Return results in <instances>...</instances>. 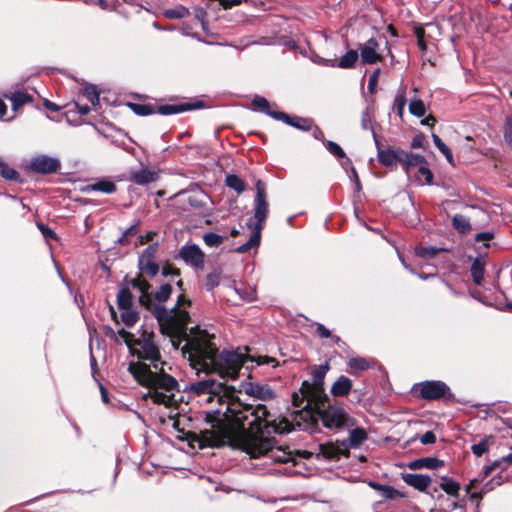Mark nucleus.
Listing matches in <instances>:
<instances>
[{"instance_id": "obj_1", "label": "nucleus", "mask_w": 512, "mask_h": 512, "mask_svg": "<svg viewBox=\"0 0 512 512\" xmlns=\"http://www.w3.org/2000/svg\"><path fill=\"white\" fill-rule=\"evenodd\" d=\"M223 408L207 413L210 429L200 432V447L229 445L240 448L252 458L269 457L275 463L296 464L291 451L275 446L272 433H288L292 424L276 417L264 404H243L238 399L218 397Z\"/></svg>"}, {"instance_id": "obj_2", "label": "nucleus", "mask_w": 512, "mask_h": 512, "mask_svg": "<svg viewBox=\"0 0 512 512\" xmlns=\"http://www.w3.org/2000/svg\"><path fill=\"white\" fill-rule=\"evenodd\" d=\"M153 313L163 335L170 338L175 349H181L182 355L190 366L198 373L216 372L222 378L235 379L243 364L249 357L239 351L218 352L212 343L213 335L201 330L198 326L187 330L190 315L187 311L174 308L166 310L163 307H153Z\"/></svg>"}, {"instance_id": "obj_3", "label": "nucleus", "mask_w": 512, "mask_h": 512, "mask_svg": "<svg viewBox=\"0 0 512 512\" xmlns=\"http://www.w3.org/2000/svg\"><path fill=\"white\" fill-rule=\"evenodd\" d=\"M256 195L254 198V219L247 223L248 227L252 230L249 240L243 245L236 248L238 253H246L250 249L257 247L260 244L261 230L264 226L265 220L269 213V204L266 200V185L263 181L257 180Z\"/></svg>"}, {"instance_id": "obj_4", "label": "nucleus", "mask_w": 512, "mask_h": 512, "mask_svg": "<svg viewBox=\"0 0 512 512\" xmlns=\"http://www.w3.org/2000/svg\"><path fill=\"white\" fill-rule=\"evenodd\" d=\"M129 371L142 386L148 387L149 390L173 392L178 387L176 379L164 371V365H159L158 369L152 370L151 366L145 363H131Z\"/></svg>"}, {"instance_id": "obj_5", "label": "nucleus", "mask_w": 512, "mask_h": 512, "mask_svg": "<svg viewBox=\"0 0 512 512\" xmlns=\"http://www.w3.org/2000/svg\"><path fill=\"white\" fill-rule=\"evenodd\" d=\"M131 285L133 288L138 289L141 292V296L139 298L142 305L146 306L147 309L152 313V315L156 318V316L153 313V307L160 306L165 309L163 305L160 303L166 302L172 293V286L170 284H163L159 287V289L154 293V299L157 300L159 303H155L153 299L148 294V289L150 288V284L141 278H136L131 281ZM190 306L191 301L185 297L184 294H180L177 300V304L173 307L178 308L181 310L186 311L182 306ZM166 310H168L166 308ZM172 310V308L170 309Z\"/></svg>"}, {"instance_id": "obj_6", "label": "nucleus", "mask_w": 512, "mask_h": 512, "mask_svg": "<svg viewBox=\"0 0 512 512\" xmlns=\"http://www.w3.org/2000/svg\"><path fill=\"white\" fill-rule=\"evenodd\" d=\"M328 400H323L321 404L316 405L313 414L315 417L309 418L307 424H317L319 420L323 426L328 429H340L348 424L349 415L339 405L327 404Z\"/></svg>"}, {"instance_id": "obj_7", "label": "nucleus", "mask_w": 512, "mask_h": 512, "mask_svg": "<svg viewBox=\"0 0 512 512\" xmlns=\"http://www.w3.org/2000/svg\"><path fill=\"white\" fill-rule=\"evenodd\" d=\"M329 370L328 363L319 365L312 370V382L303 381L301 392L309 398V402L319 405L323 400H328L323 384L326 373Z\"/></svg>"}, {"instance_id": "obj_8", "label": "nucleus", "mask_w": 512, "mask_h": 512, "mask_svg": "<svg viewBox=\"0 0 512 512\" xmlns=\"http://www.w3.org/2000/svg\"><path fill=\"white\" fill-rule=\"evenodd\" d=\"M135 346L140 349L137 351L139 359L150 361L153 369H158L159 365H165L161 361V354L158 345L154 341V335L144 332L135 340Z\"/></svg>"}, {"instance_id": "obj_9", "label": "nucleus", "mask_w": 512, "mask_h": 512, "mask_svg": "<svg viewBox=\"0 0 512 512\" xmlns=\"http://www.w3.org/2000/svg\"><path fill=\"white\" fill-rule=\"evenodd\" d=\"M158 248V242H154L146 247L138 258L139 269L150 278H153L159 272V265L155 262Z\"/></svg>"}, {"instance_id": "obj_10", "label": "nucleus", "mask_w": 512, "mask_h": 512, "mask_svg": "<svg viewBox=\"0 0 512 512\" xmlns=\"http://www.w3.org/2000/svg\"><path fill=\"white\" fill-rule=\"evenodd\" d=\"M373 140L377 149V158L381 165L392 167L400 163L402 149H383L376 132H373Z\"/></svg>"}, {"instance_id": "obj_11", "label": "nucleus", "mask_w": 512, "mask_h": 512, "mask_svg": "<svg viewBox=\"0 0 512 512\" xmlns=\"http://www.w3.org/2000/svg\"><path fill=\"white\" fill-rule=\"evenodd\" d=\"M449 387L442 381H426L419 384L420 396L426 400H436L445 396Z\"/></svg>"}, {"instance_id": "obj_12", "label": "nucleus", "mask_w": 512, "mask_h": 512, "mask_svg": "<svg viewBox=\"0 0 512 512\" xmlns=\"http://www.w3.org/2000/svg\"><path fill=\"white\" fill-rule=\"evenodd\" d=\"M179 257L186 264L195 268H202L204 266V253L195 244L183 246L179 251Z\"/></svg>"}, {"instance_id": "obj_13", "label": "nucleus", "mask_w": 512, "mask_h": 512, "mask_svg": "<svg viewBox=\"0 0 512 512\" xmlns=\"http://www.w3.org/2000/svg\"><path fill=\"white\" fill-rule=\"evenodd\" d=\"M379 43L375 38L368 39L363 45L360 46L361 60L363 64H375L383 60L377 50Z\"/></svg>"}, {"instance_id": "obj_14", "label": "nucleus", "mask_w": 512, "mask_h": 512, "mask_svg": "<svg viewBox=\"0 0 512 512\" xmlns=\"http://www.w3.org/2000/svg\"><path fill=\"white\" fill-rule=\"evenodd\" d=\"M30 168L37 173L49 174L60 168V162L56 158L42 155L32 159Z\"/></svg>"}, {"instance_id": "obj_15", "label": "nucleus", "mask_w": 512, "mask_h": 512, "mask_svg": "<svg viewBox=\"0 0 512 512\" xmlns=\"http://www.w3.org/2000/svg\"><path fill=\"white\" fill-rule=\"evenodd\" d=\"M306 402L305 406L301 411L297 412V415L304 420L306 423H308L309 418L315 417L313 414V411L316 407L315 403L309 402V398L307 396H304L301 392V389L299 390V393L294 392L292 395V403L295 407H301V405Z\"/></svg>"}, {"instance_id": "obj_16", "label": "nucleus", "mask_w": 512, "mask_h": 512, "mask_svg": "<svg viewBox=\"0 0 512 512\" xmlns=\"http://www.w3.org/2000/svg\"><path fill=\"white\" fill-rule=\"evenodd\" d=\"M273 119L283 121L287 125H290L302 131H308L311 129L312 126V121L310 119L299 116H290L284 112L273 115Z\"/></svg>"}, {"instance_id": "obj_17", "label": "nucleus", "mask_w": 512, "mask_h": 512, "mask_svg": "<svg viewBox=\"0 0 512 512\" xmlns=\"http://www.w3.org/2000/svg\"><path fill=\"white\" fill-rule=\"evenodd\" d=\"M159 178V171L142 167L138 171L131 172L130 180L137 185H147L156 182Z\"/></svg>"}, {"instance_id": "obj_18", "label": "nucleus", "mask_w": 512, "mask_h": 512, "mask_svg": "<svg viewBox=\"0 0 512 512\" xmlns=\"http://www.w3.org/2000/svg\"><path fill=\"white\" fill-rule=\"evenodd\" d=\"M245 392L258 400H270L275 397L274 391L268 385L248 383L245 386Z\"/></svg>"}, {"instance_id": "obj_19", "label": "nucleus", "mask_w": 512, "mask_h": 512, "mask_svg": "<svg viewBox=\"0 0 512 512\" xmlns=\"http://www.w3.org/2000/svg\"><path fill=\"white\" fill-rule=\"evenodd\" d=\"M402 478L407 485L421 492H425L432 482L431 477L424 474L407 473Z\"/></svg>"}, {"instance_id": "obj_20", "label": "nucleus", "mask_w": 512, "mask_h": 512, "mask_svg": "<svg viewBox=\"0 0 512 512\" xmlns=\"http://www.w3.org/2000/svg\"><path fill=\"white\" fill-rule=\"evenodd\" d=\"M4 97L10 100L12 109L15 112L20 110L25 104L31 103L33 101V96L22 90L6 92L4 93Z\"/></svg>"}, {"instance_id": "obj_21", "label": "nucleus", "mask_w": 512, "mask_h": 512, "mask_svg": "<svg viewBox=\"0 0 512 512\" xmlns=\"http://www.w3.org/2000/svg\"><path fill=\"white\" fill-rule=\"evenodd\" d=\"M407 466L411 470H419L424 468L437 470L444 466V461L435 457H423L411 461Z\"/></svg>"}, {"instance_id": "obj_22", "label": "nucleus", "mask_w": 512, "mask_h": 512, "mask_svg": "<svg viewBox=\"0 0 512 512\" xmlns=\"http://www.w3.org/2000/svg\"><path fill=\"white\" fill-rule=\"evenodd\" d=\"M198 105H193L190 103H182V104H165V105H159L155 107V113L161 114V115H172V114H178L182 113L188 110H192L194 108H197Z\"/></svg>"}, {"instance_id": "obj_23", "label": "nucleus", "mask_w": 512, "mask_h": 512, "mask_svg": "<svg viewBox=\"0 0 512 512\" xmlns=\"http://www.w3.org/2000/svg\"><path fill=\"white\" fill-rule=\"evenodd\" d=\"M400 163L402 164L405 171L409 173L411 168L420 166L421 164H426V161L425 158L420 154L402 150Z\"/></svg>"}, {"instance_id": "obj_24", "label": "nucleus", "mask_w": 512, "mask_h": 512, "mask_svg": "<svg viewBox=\"0 0 512 512\" xmlns=\"http://www.w3.org/2000/svg\"><path fill=\"white\" fill-rule=\"evenodd\" d=\"M352 388V381L346 376H340L332 385L331 393L336 397L346 396Z\"/></svg>"}, {"instance_id": "obj_25", "label": "nucleus", "mask_w": 512, "mask_h": 512, "mask_svg": "<svg viewBox=\"0 0 512 512\" xmlns=\"http://www.w3.org/2000/svg\"><path fill=\"white\" fill-rule=\"evenodd\" d=\"M84 191H99L105 194H112L116 191V185L107 179H101L93 184H89L84 188Z\"/></svg>"}, {"instance_id": "obj_26", "label": "nucleus", "mask_w": 512, "mask_h": 512, "mask_svg": "<svg viewBox=\"0 0 512 512\" xmlns=\"http://www.w3.org/2000/svg\"><path fill=\"white\" fill-rule=\"evenodd\" d=\"M324 146L326 149L337 159H343L344 161L341 162V165L343 167H346L351 164V160L346 157V154L344 150L336 143L331 140H325L323 141Z\"/></svg>"}, {"instance_id": "obj_27", "label": "nucleus", "mask_w": 512, "mask_h": 512, "mask_svg": "<svg viewBox=\"0 0 512 512\" xmlns=\"http://www.w3.org/2000/svg\"><path fill=\"white\" fill-rule=\"evenodd\" d=\"M440 488L450 496H459L460 484L448 476H442L440 478Z\"/></svg>"}, {"instance_id": "obj_28", "label": "nucleus", "mask_w": 512, "mask_h": 512, "mask_svg": "<svg viewBox=\"0 0 512 512\" xmlns=\"http://www.w3.org/2000/svg\"><path fill=\"white\" fill-rule=\"evenodd\" d=\"M369 486L380 492L381 496L385 499H395L400 496L398 490L389 485H382L376 482H369Z\"/></svg>"}, {"instance_id": "obj_29", "label": "nucleus", "mask_w": 512, "mask_h": 512, "mask_svg": "<svg viewBox=\"0 0 512 512\" xmlns=\"http://www.w3.org/2000/svg\"><path fill=\"white\" fill-rule=\"evenodd\" d=\"M367 438V434L362 428H355L350 431L347 441L352 448L359 447Z\"/></svg>"}, {"instance_id": "obj_30", "label": "nucleus", "mask_w": 512, "mask_h": 512, "mask_svg": "<svg viewBox=\"0 0 512 512\" xmlns=\"http://www.w3.org/2000/svg\"><path fill=\"white\" fill-rule=\"evenodd\" d=\"M252 105H254L259 111L265 113L266 115L273 118V115L281 113L280 111H272L270 109V103L265 97L256 95L252 100Z\"/></svg>"}, {"instance_id": "obj_31", "label": "nucleus", "mask_w": 512, "mask_h": 512, "mask_svg": "<svg viewBox=\"0 0 512 512\" xmlns=\"http://www.w3.org/2000/svg\"><path fill=\"white\" fill-rule=\"evenodd\" d=\"M453 227L460 233L465 234L471 229L470 221L461 214L454 215L452 219Z\"/></svg>"}, {"instance_id": "obj_32", "label": "nucleus", "mask_w": 512, "mask_h": 512, "mask_svg": "<svg viewBox=\"0 0 512 512\" xmlns=\"http://www.w3.org/2000/svg\"><path fill=\"white\" fill-rule=\"evenodd\" d=\"M119 309L132 308V294L128 288H122L117 294Z\"/></svg>"}, {"instance_id": "obj_33", "label": "nucleus", "mask_w": 512, "mask_h": 512, "mask_svg": "<svg viewBox=\"0 0 512 512\" xmlns=\"http://www.w3.org/2000/svg\"><path fill=\"white\" fill-rule=\"evenodd\" d=\"M225 182L230 189L235 190L238 194L243 193L246 189L244 181L235 174L227 175Z\"/></svg>"}, {"instance_id": "obj_34", "label": "nucleus", "mask_w": 512, "mask_h": 512, "mask_svg": "<svg viewBox=\"0 0 512 512\" xmlns=\"http://www.w3.org/2000/svg\"><path fill=\"white\" fill-rule=\"evenodd\" d=\"M150 397L157 404L169 405L173 400L172 392H163L160 390H150Z\"/></svg>"}, {"instance_id": "obj_35", "label": "nucleus", "mask_w": 512, "mask_h": 512, "mask_svg": "<svg viewBox=\"0 0 512 512\" xmlns=\"http://www.w3.org/2000/svg\"><path fill=\"white\" fill-rule=\"evenodd\" d=\"M470 272L475 284L480 285L483 280L484 265L480 262L479 259H475L473 261Z\"/></svg>"}, {"instance_id": "obj_36", "label": "nucleus", "mask_w": 512, "mask_h": 512, "mask_svg": "<svg viewBox=\"0 0 512 512\" xmlns=\"http://www.w3.org/2000/svg\"><path fill=\"white\" fill-rule=\"evenodd\" d=\"M348 367L350 369L349 370L350 373H355L358 371L367 370L369 368V363L365 358L355 357V358H351L348 361Z\"/></svg>"}, {"instance_id": "obj_37", "label": "nucleus", "mask_w": 512, "mask_h": 512, "mask_svg": "<svg viewBox=\"0 0 512 512\" xmlns=\"http://www.w3.org/2000/svg\"><path fill=\"white\" fill-rule=\"evenodd\" d=\"M441 251H444V249L436 248V247H424V246H418L415 249L416 255L423 259H432Z\"/></svg>"}, {"instance_id": "obj_38", "label": "nucleus", "mask_w": 512, "mask_h": 512, "mask_svg": "<svg viewBox=\"0 0 512 512\" xmlns=\"http://www.w3.org/2000/svg\"><path fill=\"white\" fill-rule=\"evenodd\" d=\"M358 59V53L356 50H349L343 55L338 63L340 68H351L354 66Z\"/></svg>"}, {"instance_id": "obj_39", "label": "nucleus", "mask_w": 512, "mask_h": 512, "mask_svg": "<svg viewBox=\"0 0 512 512\" xmlns=\"http://www.w3.org/2000/svg\"><path fill=\"white\" fill-rule=\"evenodd\" d=\"M121 321L127 326L132 327L138 321V313L132 308L121 309Z\"/></svg>"}, {"instance_id": "obj_40", "label": "nucleus", "mask_w": 512, "mask_h": 512, "mask_svg": "<svg viewBox=\"0 0 512 512\" xmlns=\"http://www.w3.org/2000/svg\"><path fill=\"white\" fill-rule=\"evenodd\" d=\"M503 138L507 146L512 150V113L505 117L503 124Z\"/></svg>"}, {"instance_id": "obj_41", "label": "nucleus", "mask_w": 512, "mask_h": 512, "mask_svg": "<svg viewBox=\"0 0 512 512\" xmlns=\"http://www.w3.org/2000/svg\"><path fill=\"white\" fill-rule=\"evenodd\" d=\"M131 110L140 116H147L155 113V107L147 104L129 103Z\"/></svg>"}, {"instance_id": "obj_42", "label": "nucleus", "mask_w": 512, "mask_h": 512, "mask_svg": "<svg viewBox=\"0 0 512 512\" xmlns=\"http://www.w3.org/2000/svg\"><path fill=\"white\" fill-rule=\"evenodd\" d=\"M320 451L324 457L328 459L338 458L342 453L343 449L336 447L333 444H322L320 445Z\"/></svg>"}, {"instance_id": "obj_43", "label": "nucleus", "mask_w": 512, "mask_h": 512, "mask_svg": "<svg viewBox=\"0 0 512 512\" xmlns=\"http://www.w3.org/2000/svg\"><path fill=\"white\" fill-rule=\"evenodd\" d=\"M83 96L93 105L96 106L99 104V92L97 87L94 85H88L83 89Z\"/></svg>"}, {"instance_id": "obj_44", "label": "nucleus", "mask_w": 512, "mask_h": 512, "mask_svg": "<svg viewBox=\"0 0 512 512\" xmlns=\"http://www.w3.org/2000/svg\"><path fill=\"white\" fill-rule=\"evenodd\" d=\"M409 112L416 117H423L426 113L424 102L421 99H413L409 103Z\"/></svg>"}, {"instance_id": "obj_45", "label": "nucleus", "mask_w": 512, "mask_h": 512, "mask_svg": "<svg viewBox=\"0 0 512 512\" xmlns=\"http://www.w3.org/2000/svg\"><path fill=\"white\" fill-rule=\"evenodd\" d=\"M0 175L7 180L17 181L20 174L13 168L9 167L0 159Z\"/></svg>"}, {"instance_id": "obj_46", "label": "nucleus", "mask_w": 512, "mask_h": 512, "mask_svg": "<svg viewBox=\"0 0 512 512\" xmlns=\"http://www.w3.org/2000/svg\"><path fill=\"white\" fill-rule=\"evenodd\" d=\"M406 102L405 89L399 90L394 99V107L396 108L397 114L400 118L403 117Z\"/></svg>"}, {"instance_id": "obj_47", "label": "nucleus", "mask_w": 512, "mask_h": 512, "mask_svg": "<svg viewBox=\"0 0 512 512\" xmlns=\"http://www.w3.org/2000/svg\"><path fill=\"white\" fill-rule=\"evenodd\" d=\"M492 440V437H485L479 443L473 444L471 450L473 454L477 457H481L484 453H486L489 449V442Z\"/></svg>"}, {"instance_id": "obj_48", "label": "nucleus", "mask_w": 512, "mask_h": 512, "mask_svg": "<svg viewBox=\"0 0 512 512\" xmlns=\"http://www.w3.org/2000/svg\"><path fill=\"white\" fill-rule=\"evenodd\" d=\"M234 291L245 301H253L256 298V291L253 287H234Z\"/></svg>"}, {"instance_id": "obj_49", "label": "nucleus", "mask_w": 512, "mask_h": 512, "mask_svg": "<svg viewBox=\"0 0 512 512\" xmlns=\"http://www.w3.org/2000/svg\"><path fill=\"white\" fill-rule=\"evenodd\" d=\"M187 15H189V11L183 6H179L174 9H167L164 12V16L170 19H181Z\"/></svg>"}, {"instance_id": "obj_50", "label": "nucleus", "mask_w": 512, "mask_h": 512, "mask_svg": "<svg viewBox=\"0 0 512 512\" xmlns=\"http://www.w3.org/2000/svg\"><path fill=\"white\" fill-rule=\"evenodd\" d=\"M203 241L209 247H218L223 243L224 238L221 235L210 232L203 235Z\"/></svg>"}, {"instance_id": "obj_51", "label": "nucleus", "mask_w": 512, "mask_h": 512, "mask_svg": "<svg viewBox=\"0 0 512 512\" xmlns=\"http://www.w3.org/2000/svg\"><path fill=\"white\" fill-rule=\"evenodd\" d=\"M416 178L419 182H422V180L424 179L425 183L431 184L433 180V174L430 171V169L426 166V164H421L416 174Z\"/></svg>"}, {"instance_id": "obj_52", "label": "nucleus", "mask_w": 512, "mask_h": 512, "mask_svg": "<svg viewBox=\"0 0 512 512\" xmlns=\"http://www.w3.org/2000/svg\"><path fill=\"white\" fill-rule=\"evenodd\" d=\"M361 127L364 130H370L371 133L375 132L373 128V116L369 108L365 109L361 115Z\"/></svg>"}, {"instance_id": "obj_53", "label": "nucleus", "mask_w": 512, "mask_h": 512, "mask_svg": "<svg viewBox=\"0 0 512 512\" xmlns=\"http://www.w3.org/2000/svg\"><path fill=\"white\" fill-rule=\"evenodd\" d=\"M138 224L139 223H136L134 225H131L129 228H127L123 232L122 236L117 240V243L120 245H128L130 243L129 238L131 236H134L138 232Z\"/></svg>"}, {"instance_id": "obj_54", "label": "nucleus", "mask_w": 512, "mask_h": 512, "mask_svg": "<svg viewBox=\"0 0 512 512\" xmlns=\"http://www.w3.org/2000/svg\"><path fill=\"white\" fill-rule=\"evenodd\" d=\"M221 275L219 272L215 271L207 275L205 286L207 290H213L220 283Z\"/></svg>"}, {"instance_id": "obj_55", "label": "nucleus", "mask_w": 512, "mask_h": 512, "mask_svg": "<svg viewBox=\"0 0 512 512\" xmlns=\"http://www.w3.org/2000/svg\"><path fill=\"white\" fill-rule=\"evenodd\" d=\"M118 335L124 340V342L127 344V346L132 349L133 346H135V338L134 335L125 329L118 330Z\"/></svg>"}, {"instance_id": "obj_56", "label": "nucleus", "mask_w": 512, "mask_h": 512, "mask_svg": "<svg viewBox=\"0 0 512 512\" xmlns=\"http://www.w3.org/2000/svg\"><path fill=\"white\" fill-rule=\"evenodd\" d=\"M380 68H377L369 77V81H368V90L371 92V93H374L375 92V89H376V86H377V83H378V78H379V75H380Z\"/></svg>"}, {"instance_id": "obj_57", "label": "nucleus", "mask_w": 512, "mask_h": 512, "mask_svg": "<svg viewBox=\"0 0 512 512\" xmlns=\"http://www.w3.org/2000/svg\"><path fill=\"white\" fill-rule=\"evenodd\" d=\"M155 236H156V232H154V231H149L144 235H140L137 239L135 246L145 245L149 242H152Z\"/></svg>"}, {"instance_id": "obj_58", "label": "nucleus", "mask_w": 512, "mask_h": 512, "mask_svg": "<svg viewBox=\"0 0 512 512\" xmlns=\"http://www.w3.org/2000/svg\"><path fill=\"white\" fill-rule=\"evenodd\" d=\"M162 275L165 276V277H168V276H179L180 275V271H179V269L173 267L171 264L166 263L162 267Z\"/></svg>"}, {"instance_id": "obj_59", "label": "nucleus", "mask_w": 512, "mask_h": 512, "mask_svg": "<svg viewBox=\"0 0 512 512\" xmlns=\"http://www.w3.org/2000/svg\"><path fill=\"white\" fill-rule=\"evenodd\" d=\"M37 227L42 232V234H43V236L45 238H50V239H56L57 238L56 233L51 228H49L48 226H46V225H44L42 223H37Z\"/></svg>"}, {"instance_id": "obj_60", "label": "nucleus", "mask_w": 512, "mask_h": 512, "mask_svg": "<svg viewBox=\"0 0 512 512\" xmlns=\"http://www.w3.org/2000/svg\"><path fill=\"white\" fill-rule=\"evenodd\" d=\"M350 171H351L350 180L353 181V183L355 185V190L357 192H360L362 190V186H361V182H360L359 176L357 174V171L353 166L350 167Z\"/></svg>"}, {"instance_id": "obj_61", "label": "nucleus", "mask_w": 512, "mask_h": 512, "mask_svg": "<svg viewBox=\"0 0 512 512\" xmlns=\"http://www.w3.org/2000/svg\"><path fill=\"white\" fill-rule=\"evenodd\" d=\"M436 441V436L432 431H427L420 437V442L424 445L433 444Z\"/></svg>"}, {"instance_id": "obj_62", "label": "nucleus", "mask_w": 512, "mask_h": 512, "mask_svg": "<svg viewBox=\"0 0 512 512\" xmlns=\"http://www.w3.org/2000/svg\"><path fill=\"white\" fill-rule=\"evenodd\" d=\"M432 140H433L434 145L439 149V151L441 153L448 148V146L435 133H432Z\"/></svg>"}, {"instance_id": "obj_63", "label": "nucleus", "mask_w": 512, "mask_h": 512, "mask_svg": "<svg viewBox=\"0 0 512 512\" xmlns=\"http://www.w3.org/2000/svg\"><path fill=\"white\" fill-rule=\"evenodd\" d=\"M493 238V234L490 232H481L476 234L475 241L477 242H489Z\"/></svg>"}, {"instance_id": "obj_64", "label": "nucleus", "mask_w": 512, "mask_h": 512, "mask_svg": "<svg viewBox=\"0 0 512 512\" xmlns=\"http://www.w3.org/2000/svg\"><path fill=\"white\" fill-rule=\"evenodd\" d=\"M316 330L318 335L322 338H329L331 336L330 330L327 329L323 324L318 323Z\"/></svg>"}]
</instances>
